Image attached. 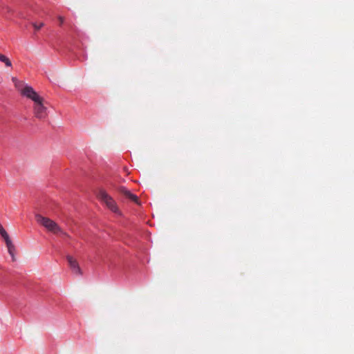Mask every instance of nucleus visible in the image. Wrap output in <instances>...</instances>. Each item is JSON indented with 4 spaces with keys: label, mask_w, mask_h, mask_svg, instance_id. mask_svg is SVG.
<instances>
[{
    "label": "nucleus",
    "mask_w": 354,
    "mask_h": 354,
    "mask_svg": "<svg viewBox=\"0 0 354 354\" xmlns=\"http://www.w3.org/2000/svg\"><path fill=\"white\" fill-rule=\"evenodd\" d=\"M59 19H60V22H61V23H62V22H63V19H62V17H60V18H59Z\"/></svg>",
    "instance_id": "9"
},
{
    "label": "nucleus",
    "mask_w": 354,
    "mask_h": 354,
    "mask_svg": "<svg viewBox=\"0 0 354 354\" xmlns=\"http://www.w3.org/2000/svg\"><path fill=\"white\" fill-rule=\"evenodd\" d=\"M15 87L19 94L33 102V113L35 117L39 119L45 118L47 116L46 102L35 89L16 77L12 78Z\"/></svg>",
    "instance_id": "1"
},
{
    "label": "nucleus",
    "mask_w": 354,
    "mask_h": 354,
    "mask_svg": "<svg viewBox=\"0 0 354 354\" xmlns=\"http://www.w3.org/2000/svg\"><path fill=\"white\" fill-rule=\"evenodd\" d=\"M66 259L70 268L75 274L82 275L83 274V272L80 267L77 260L75 257L68 255L67 256Z\"/></svg>",
    "instance_id": "5"
},
{
    "label": "nucleus",
    "mask_w": 354,
    "mask_h": 354,
    "mask_svg": "<svg viewBox=\"0 0 354 354\" xmlns=\"http://www.w3.org/2000/svg\"><path fill=\"white\" fill-rule=\"evenodd\" d=\"M0 61L3 62L7 66H11L12 64L10 59L4 55L0 53Z\"/></svg>",
    "instance_id": "7"
},
{
    "label": "nucleus",
    "mask_w": 354,
    "mask_h": 354,
    "mask_svg": "<svg viewBox=\"0 0 354 354\" xmlns=\"http://www.w3.org/2000/svg\"><path fill=\"white\" fill-rule=\"evenodd\" d=\"M32 26L36 30H39L44 26V24L41 22H39V23L36 22V23H34L32 24Z\"/></svg>",
    "instance_id": "8"
},
{
    "label": "nucleus",
    "mask_w": 354,
    "mask_h": 354,
    "mask_svg": "<svg viewBox=\"0 0 354 354\" xmlns=\"http://www.w3.org/2000/svg\"><path fill=\"white\" fill-rule=\"evenodd\" d=\"M0 236L4 240L6 245L7 246V248H8V252L11 255H13V252L15 250V246L12 244V241H11L8 234L7 233V232L6 231V230L4 229V227L2 226V225L1 223H0Z\"/></svg>",
    "instance_id": "4"
},
{
    "label": "nucleus",
    "mask_w": 354,
    "mask_h": 354,
    "mask_svg": "<svg viewBox=\"0 0 354 354\" xmlns=\"http://www.w3.org/2000/svg\"><path fill=\"white\" fill-rule=\"evenodd\" d=\"M36 221L40 225L43 226L48 232L54 234H59L62 232V229L54 221L48 217L41 215H36Z\"/></svg>",
    "instance_id": "2"
},
{
    "label": "nucleus",
    "mask_w": 354,
    "mask_h": 354,
    "mask_svg": "<svg viewBox=\"0 0 354 354\" xmlns=\"http://www.w3.org/2000/svg\"><path fill=\"white\" fill-rule=\"evenodd\" d=\"M97 198L103 202L112 212L120 214V211L116 202L104 189H100L98 190Z\"/></svg>",
    "instance_id": "3"
},
{
    "label": "nucleus",
    "mask_w": 354,
    "mask_h": 354,
    "mask_svg": "<svg viewBox=\"0 0 354 354\" xmlns=\"http://www.w3.org/2000/svg\"><path fill=\"white\" fill-rule=\"evenodd\" d=\"M118 192L120 194H122L126 198H127L130 199L131 201L135 202L136 203H138V204L139 203L138 197L136 195L133 194L126 187H120L118 189Z\"/></svg>",
    "instance_id": "6"
}]
</instances>
